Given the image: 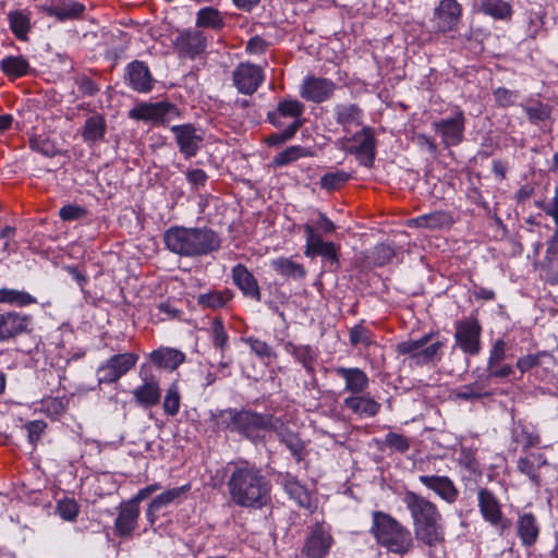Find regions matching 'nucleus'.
Listing matches in <instances>:
<instances>
[{
	"label": "nucleus",
	"instance_id": "nucleus-1",
	"mask_svg": "<svg viewBox=\"0 0 558 558\" xmlns=\"http://www.w3.org/2000/svg\"><path fill=\"white\" fill-rule=\"evenodd\" d=\"M228 490L231 501L243 508H262L270 499V483L262 469L247 461L229 464Z\"/></svg>",
	"mask_w": 558,
	"mask_h": 558
},
{
	"label": "nucleus",
	"instance_id": "nucleus-2",
	"mask_svg": "<svg viewBox=\"0 0 558 558\" xmlns=\"http://www.w3.org/2000/svg\"><path fill=\"white\" fill-rule=\"evenodd\" d=\"M163 243L171 253L190 258L206 256L221 246L218 233L206 227H171L163 233Z\"/></svg>",
	"mask_w": 558,
	"mask_h": 558
},
{
	"label": "nucleus",
	"instance_id": "nucleus-3",
	"mask_svg": "<svg viewBox=\"0 0 558 558\" xmlns=\"http://www.w3.org/2000/svg\"><path fill=\"white\" fill-rule=\"evenodd\" d=\"M371 533L380 546L396 554H403L412 546L410 532L381 511L373 512Z\"/></svg>",
	"mask_w": 558,
	"mask_h": 558
},
{
	"label": "nucleus",
	"instance_id": "nucleus-4",
	"mask_svg": "<svg viewBox=\"0 0 558 558\" xmlns=\"http://www.w3.org/2000/svg\"><path fill=\"white\" fill-rule=\"evenodd\" d=\"M281 425V420L274 414L243 409L240 410L238 434L258 442L264 439L265 433L278 432Z\"/></svg>",
	"mask_w": 558,
	"mask_h": 558
},
{
	"label": "nucleus",
	"instance_id": "nucleus-5",
	"mask_svg": "<svg viewBox=\"0 0 558 558\" xmlns=\"http://www.w3.org/2000/svg\"><path fill=\"white\" fill-rule=\"evenodd\" d=\"M339 143L340 148L355 155L361 165L365 167L373 165L376 155V138L371 126H363L361 131L352 136H344Z\"/></svg>",
	"mask_w": 558,
	"mask_h": 558
},
{
	"label": "nucleus",
	"instance_id": "nucleus-6",
	"mask_svg": "<svg viewBox=\"0 0 558 558\" xmlns=\"http://www.w3.org/2000/svg\"><path fill=\"white\" fill-rule=\"evenodd\" d=\"M34 330V318L14 310H0V341L9 342Z\"/></svg>",
	"mask_w": 558,
	"mask_h": 558
},
{
	"label": "nucleus",
	"instance_id": "nucleus-7",
	"mask_svg": "<svg viewBox=\"0 0 558 558\" xmlns=\"http://www.w3.org/2000/svg\"><path fill=\"white\" fill-rule=\"evenodd\" d=\"M231 78L240 94L252 96L265 81V69L251 62H240L232 71Z\"/></svg>",
	"mask_w": 558,
	"mask_h": 558
},
{
	"label": "nucleus",
	"instance_id": "nucleus-8",
	"mask_svg": "<svg viewBox=\"0 0 558 558\" xmlns=\"http://www.w3.org/2000/svg\"><path fill=\"white\" fill-rule=\"evenodd\" d=\"M138 361L136 353L126 352L112 355L97 369L99 384H113L135 367Z\"/></svg>",
	"mask_w": 558,
	"mask_h": 558
},
{
	"label": "nucleus",
	"instance_id": "nucleus-9",
	"mask_svg": "<svg viewBox=\"0 0 558 558\" xmlns=\"http://www.w3.org/2000/svg\"><path fill=\"white\" fill-rule=\"evenodd\" d=\"M178 116V109L168 101L142 102L129 111V117L137 121L166 125L171 117Z\"/></svg>",
	"mask_w": 558,
	"mask_h": 558
},
{
	"label": "nucleus",
	"instance_id": "nucleus-10",
	"mask_svg": "<svg viewBox=\"0 0 558 558\" xmlns=\"http://www.w3.org/2000/svg\"><path fill=\"white\" fill-rule=\"evenodd\" d=\"M477 506L483 519L496 527L500 534L510 526V521L505 518L501 504L497 496L486 487L477 490Z\"/></svg>",
	"mask_w": 558,
	"mask_h": 558
},
{
	"label": "nucleus",
	"instance_id": "nucleus-11",
	"mask_svg": "<svg viewBox=\"0 0 558 558\" xmlns=\"http://www.w3.org/2000/svg\"><path fill=\"white\" fill-rule=\"evenodd\" d=\"M421 541L429 546L442 541L441 515L435 505L421 498Z\"/></svg>",
	"mask_w": 558,
	"mask_h": 558
},
{
	"label": "nucleus",
	"instance_id": "nucleus-12",
	"mask_svg": "<svg viewBox=\"0 0 558 558\" xmlns=\"http://www.w3.org/2000/svg\"><path fill=\"white\" fill-rule=\"evenodd\" d=\"M482 327L474 318L456 323V341L460 349L469 355H477L481 351Z\"/></svg>",
	"mask_w": 558,
	"mask_h": 558
},
{
	"label": "nucleus",
	"instance_id": "nucleus-13",
	"mask_svg": "<svg viewBox=\"0 0 558 558\" xmlns=\"http://www.w3.org/2000/svg\"><path fill=\"white\" fill-rule=\"evenodd\" d=\"M332 544L333 538L330 529L326 527L323 523H316L313 525L301 553L306 558H325Z\"/></svg>",
	"mask_w": 558,
	"mask_h": 558
},
{
	"label": "nucleus",
	"instance_id": "nucleus-14",
	"mask_svg": "<svg viewBox=\"0 0 558 558\" xmlns=\"http://www.w3.org/2000/svg\"><path fill=\"white\" fill-rule=\"evenodd\" d=\"M171 132L174 134L179 150L186 159L196 156L204 141V134L193 124L186 123L173 125Z\"/></svg>",
	"mask_w": 558,
	"mask_h": 558
},
{
	"label": "nucleus",
	"instance_id": "nucleus-15",
	"mask_svg": "<svg viewBox=\"0 0 558 558\" xmlns=\"http://www.w3.org/2000/svg\"><path fill=\"white\" fill-rule=\"evenodd\" d=\"M464 113L458 110L453 116L434 122L435 132L441 136L442 143L447 146H456L463 140Z\"/></svg>",
	"mask_w": 558,
	"mask_h": 558
},
{
	"label": "nucleus",
	"instance_id": "nucleus-16",
	"mask_svg": "<svg viewBox=\"0 0 558 558\" xmlns=\"http://www.w3.org/2000/svg\"><path fill=\"white\" fill-rule=\"evenodd\" d=\"M174 47L180 56L195 59L197 56L205 52L207 48V37L201 29L187 28L177 36Z\"/></svg>",
	"mask_w": 558,
	"mask_h": 558
},
{
	"label": "nucleus",
	"instance_id": "nucleus-17",
	"mask_svg": "<svg viewBox=\"0 0 558 558\" xmlns=\"http://www.w3.org/2000/svg\"><path fill=\"white\" fill-rule=\"evenodd\" d=\"M336 88L331 80L311 75L304 78L300 95L308 101L320 104L330 99Z\"/></svg>",
	"mask_w": 558,
	"mask_h": 558
},
{
	"label": "nucleus",
	"instance_id": "nucleus-18",
	"mask_svg": "<svg viewBox=\"0 0 558 558\" xmlns=\"http://www.w3.org/2000/svg\"><path fill=\"white\" fill-rule=\"evenodd\" d=\"M330 372L343 379L344 390L350 396L360 395L365 392L369 387V377L367 374L359 367H344L336 366Z\"/></svg>",
	"mask_w": 558,
	"mask_h": 558
},
{
	"label": "nucleus",
	"instance_id": "nucleus-19",
	"mask_svg": "<svg viewBox=\"0 0 558 558\" xmlns=\"http://www.w3.org/2000/svg\"><path fill=\"white\" fill-rule=\"evenodd\" d=\"M332 114L337 124H339L347 134L351 133L353 129L363 125L364 111L357 104H337L332 109Z\"/></svg>",
	"mask_w": 558,
	"mask_h": 558
},
{
	"label": "nucleus",
	"instance_id": "nucleus-20",
	"mask_svg": "<svg viewBox=\"0 0 558 558\" xmlns=\"http://www.w3.org/2000/svg\"><path fill=\"white\" fill-rule=\"evenodd\" d=\"M304 110L305 106L300 100L284 98L279 101L275 111L268 112V121L276 128H282L284 125L282 119L290 118L293 120L292 122L299 121L302 126Z\"/></svg>",
	"mask_w": 558,
	"mask_h": 558
},
{
	"label": "nucleus",
	"instance_id": "nucleus-21",
	"mask_svg": "<svg viewBox=\"0 0 558 558\" xmlns=\"http://www.w3.org/2000/svg\"><path fill=\"white\" fill-rule=\"evenodd\" d=\"M125 78L132 89L138 93H149L154 87V78L147 64L143 61H132L125 70Z\"/></svg>",
	"mask_w": 558,
	"mask_h": 558
},
{
	"label": "nucleus",
	"instance_id": "nucleus-22",
	"mask_svg": "<svg viewBox=\"0 0 558 558\" xmlns=\"http://www.w3.org/2000/svg\"><path fill=\"white\" fill-rule=\"evenodd\" d=\"M233 283L240 289L244 296L260 302L262 292L257 279L243 264H236L231 270Z\"/></svg>",
	"mask_w": 558,
	"mask_h": 558
},
{
	"label": "nucleus",
	"instance_id": "nucleus-23",
	"mask_svg": "<svg viewBox=\"0 0 558 558\" xmlns=\"http://www.w3.org/2000/svg\"><path fill=\"white\" fill-rule=\"evenodd\" d=\"M140 518V507L126 501L121 504L118 517L114 521L116 534L120 537H131L137 529Z\"/></svg>",
	"mask_w": 558,
	"mask_h": 558
},
{
	"label": "nucleus",
	"instance_id": "nucleus-24",
	"mask_svg": "<svg viewBox=\"0 0 558 558\" xmlns=\"http://www.w3.org/2000/svg\"><path fill=\"white\" fill-rule=\"evenodd\" d=\"M462 8L456 0H441L435 10L437 28L445 33L454 29L461 19Z\"/></svg>",
	"mask_w": 558,
	"mask_h": 558
},
{
	"label": "nucleus",
	"instance_id": "nucleus-25",
	"mask_svg": "<svg viewBox=\"0 0 558 558\" xmlns=\"http://www.w3.org/2000/svg\"><path fill=\"white\" fill-rule=\"evenodd\" d=\"M343 408L359 417H374L381 409V404L369 393L348 396L343 400Z\"/></svg>",
	"mask_w": 558,
	"mask_h": 558
},
{
	"label": "nucleus",
	"instance_id": "nucleus-26",
	"mask_svg": "<svg viewBox=\"0 0 558 558\" xmlns=\"http://www.w3.org/2000/svg\"><path fill=\"white\" fill-rule=\"evenodd\" d=\"M44 11L47 15L63 22L82 17L85 5L75 0H51L49 4L44 7Z\"/></svg>",
	"mask_w": 558,
	"mask_h": 558
},
{
	"label": "nucleus",
	"instance_id": "nucleus-27",
	"mask_svg": "<svg viewBox=\"0 0 558 558\" xmlns=\"http://www.w3.org/2000/svg\"><path fill=\"white\" fill-rule=\"evenodd\" d=\"M132 395L136 403L144 409L157 405L161 397L158 379L155 376L144 377L143 384L136 387Z\"/></svg>",
	"mask_w": 558,
	"mask_h": 558
},
{
	"label": "nucleus",
	"instance_id": "nucleus-28",
	"mask_svg": "<svg viewBox=\"0 0 558 558\" xmlns=\"http://www.w3.org/2000/svg\"><path fill=\"white\" fill-rule=\"evenodd\" d=\"M282 484L286 493L295 500V502L308 511H313L316 506L313 502L312 496L307 488L298 481V478L290 473L282 477Z\"/></svg>",
	"mask_w": 558,
	"mask_h": 558
},
{
	"label": "nucleus",
	"instance_id": "nucleus-29",
	"mask_svg": "<svg viewBox=\"0 0 558 558\" xmlns=\"http://www.w3.org/2000/svg\"><path fill=\"white\" fill-rule=\"evenodd\" d=\"M107 122L102 114L94 113L85 120L81 130V136L88 145H95L105 140Z\"/></svg>",
	"mask_w": 558,
	"mask_h": 558
},
{
	"label": "nucleus",
	"instance_id": "nucleus-30",
	"mask_svg": "<svg viewBox=\"0 0 558 558\" xmlns=\"http://www.w3.org/2000/svg\"><path fill=\"white\" fill-rule=\"evenodd\" d=\"M517 531L523 546H533L539 535V524L536 517L531 512L519 514Z\"/></svg>",
	"mask_w": 558,
	"mask_h": 558
},
{
	"label": "nucleus",
	"instance_id": "nucleus-31",
	"mask_svg": "<svg viewBox=\"0 0 558 558\" xmlns=\"http://www.w3.org/2000/svg\"><path fill=\"white\" fill-rule=\"evenodd\" d=\"M0 70L10 81H15L34 72L28 60L21 54L3 58L0 61Z\"/></svg>",
	"mask_w": 558,
	"mask_h": 558
},
{
	"label": "nucleus",
	"instance_id": "nucleus-32",
	"mask_svg": "<svg viewBox=\"0 0 558 558\" xmlns=\"http://www.w3.org/2000/svg\"><path fill=\"white\" fill-rule=\"evenodd\" d=\"M421 483L435 492L447 502L451 504L458 497V489L454 487L452 481L447 476H421Z\"/></svg>",
	"mask_w": 558,
	"mask_h": 558
},
{
	"label": "nucleus",
	"instance_id": "nucleus-33",
	"mask_svg": "<svg viewBox=\"0 0 558 558\" xmlns=\"http://www.w3.org/2000/svg\"><path fill=\"white\" fill-rule=\"evenodd\" d=\"M149 359L158 367L174 371L185 362V354L177 349L161 347L154 350Z\"/></svg>",
	"mask_w": 558,
	"mask_h": 558
},
{
	"label": "nucleus",
	"instance_id": "nucleus-34",
	"mask_svg": "<svg viewBox=\"0 0 558 558\" xmlns=\"http://www.w3.org/2000/svg\"><path fill=\"white\" fill-rule=\"evenodd\" d=\"M474 8L482 14L495 20H509L512 14V8L505 0H474Z\"/></svg>",
	"mask_w": 558,
	"mask_h": 558
},
{
	"label": "nucleus",
	"instance_id": "nucleus-35",
	"mask_svg": "<svg viewBox=\"0 0 558 558\" xmlns=\"http://www.w3.org/2000/svg\"><path fill=\"white\" fill-rule=\"evenodd\" d=\"M284 350L302 364L307 374L315 373L317 352L314 348L308 344L296 345L289 341L284 344Z\"/></svg>",
	"mask_w": 558,
	"mask_h": 558
},
{
	"label": "nucleus",
	"instance_id": "nucleus-36",
	"mask_svg": "<svg viewBox=\"0 0 558 558\" xmlns=\"http://www.w3.org/2000/svg\"><path fill=\"white\" fill-rule=\"evenodd\" d=\"M223 14L216 8L205 7L198 10L196 14V27L209 28L216 32L225 27Z\"/></svg>",
	"mask_w": 558,
	"mask_h": 558
},
{
	"label": "nucleus",
	"instance_id": "nucleus-37",
	"mask_svg": "<svg viewBox=\"0 0 558 558\" xmlns=\"http://www.w3.org/2000/svg\"><path fill=\"white\" fill-rule=\"evenodd\" d=\"M234 296L232 290L226 288L214 290L197 296V304L203 308L219 310L225 307Z\"/></svg>",
	"mask_w": 558,
	"mask_h": 558
},
{
	"label": "nucleus",
	"instance_id": "nucleus-38",
	"mask_svg": "<svg viewBox=\"0 0 558 558\" xmlns=\"http://www.w3.org/2000/svg\"><path fill=\"white\" fill-rule=\"evenodd\" d=\"M521 107L532 124L538 125L550 119L551 107L537 99H527Z\"/></svg>",
	"mask_w": 558,
	"mask_h": 558
},
{
	"label": "nucleus",
	"instance_id": "nucleus-39",
	"mask_svg": "<svg viewBox=\"0 0 558 558\" xmlns=\"http://www.w3.org/2000/svg\"><path fill=\"white\" fill-rule=\"evenodd\" d=\"M271 267L279 275L292 278L295 280H301L306 277V269L302 264L294 262L292 258L288 257H279L271 260Z\"/></svg>",
	"mask_w": 558,
	"mask_h": 558
},
{
	"label": "nucleus",
	"instance_id": "nucleus-40",
	"mask_svg": "<svg viewBox=\"0 0 558 558\" xmlns=\"http://www.w3.org/2000/svg\"><path fill=\"white\" fill-rule=\"evenodd\" d=\"M239 417L240 410L229 408L211 413L210 420L218 430L238 433Z\"/></svg>",
	"mask_w": 558,
	"mask_h": 558
},
{
	"label": "nucleus",
	"instance_id": "nucleus-41",
	"mask_svg": "<svg viewBox=\"0 0 558 558\" xmlns=\"http://www.w3.org/2000/svg\"><path fill=\"white\" fill-rule=\"evenodd\" d=\"M512 441L522 445L524 451L539 444L541 437L536 429L532 426L518 424L512 429Z\"/></svg>",
	"mask_w": 558,
	"mask_h": 558
},
{
	"label": "nucleus",
	"instance_id": "nucleus-42",
	"mask_svg": "<svg viewBox=\"0 0 558 558\" xmlns=\"http://www.w3.org/2000/svg\"><path fill=\"white\" fill-rule=\"evenodd\" d=\"M8 17L10 22V28L15 37L21 40H26L27 34L31 29L29 14L24 11L16 10L9 12Z\"/></svg>",
	"mask_w": 558,
	"mask_h": 558
},
{
	"label": "nucleus",
	"instance_id": "nucleus-43",
	"mask_svg": "<svg viewBox=\"0 0 558 558\" xmlns=\"http://www.w3.org/2000/svg\"><path fill=\"white\" fill-rule=\"evenodd\" d=\"M0 303L24 307L36 304L37 299L26 291L3 288L0 289Z\"/></svg>",
	"mask_w": 558,
	"mask_h": 558
},
{
	"label": "nucleus",
	"instance_id": "nucleus-44",
	"mask_svg": "<svg viewBox=\"0 0 558 558\" xmlns=\"http://www.w3.org/2000/svg\"><path fill=\"white\" fill-rule=\"evenodd\" d=\"M278 435L281 442H283L286 447L291 451V454L294 457L298 463L304 460L307 452L303 440L298 434L291 430H280L278 432Z\"/></svg>",
	"mask_w": 558,
	"mask_h": 558
},
{
	"label": "nucleus",
	"instance_id": "nucleus-45",
	"mask_svg": "<svg viewBox=\"0 0 558 558\" xmlns=\"http://www.w3.org/2000/svg\"><path fill=\"white\" fill-rule=\"evenodd\" d=\"M430 337V333L421 337V361L425 363H435L441 359L444 343L440 340H436L427 345Z\"/></svg>",
	"mask_w": 558,
	"mask_h": 558
},
{
	"label": "nucleus",
	"instance_id": "nucleus-46",
	"mask_svg": "<svg viewBox=\"0 0 558 558\" xmlns=\"http://www.w3.org/2000/svg\"><path fill=\"white\" fill-rule=\"evenodd\" d=\"M243 341L250 347L252 352L257 355L262 360H268L271 362L277 359V353L272 350V348L264 340H260L256 337L250 336L243 338Z\"/></svg>",
	"mask_w": 558,
	"mask_h": 558
},
{
	"label": "nucleus",
	"instance_id": "nucleus-47",
	"mask_svg": "<svg viewBox=\"0 0 558 558\" xmlns=\"http://www.w3.org/2000/svg\"><path fill=\"white\" fill-rule=\"evenodd\" d=\"M211 341L214 347L220 350L221 357L225 359V352L229 348V336L220 318H215L211 323Z\"/></svg>",
	"mask_w": 558,
	"mask_h": 558
},
{
	"label": "nucleus",
	"instance_id": "nucleus-48",
	"mask_svg": "<svg viewBox=\"0 0 558 558\" xmlns=\"http://www.w3.org/2000/svg\"><path fill=\"white\" fill-rule=\"evenodd\" d=\"M305 156H308L306 148L299 145L290 146L275 156L274 163L283 167Z\"/></svg>",
	"mask_w": 558,
	"mask_h": 558
},
{
	"label": "nucleus",
	"instance_id": "nucleus-49",
	"mask_svg": "<svg viewBox=\"0 0 558 558\" xmlns=\"http://www.w3.org/2000/svg\"><path fill=\"white\" fill-rule=\"evenodd\" d=\"M549 359L554 360V356L548 351H539L535 354H527L524 356H521L517 361V368L524 374L525 372L530 371L533 367L539 366L542 364L543 359Z\"/></svg>",
	"mask_w": 558,
	"mask_h": 558
},
{
	"label": "nucleus",
	"instance_id": "nucleus-50",
	"mask_svg": "<svg viewBox=\"0 0 558 558\" xmlns=\"http://www.w3.org/2000/svg\"><path fill=\"white\" fill-rule=\"evenodd\" d=\"M350 180V174L345 171L338 170L335 172H327L320 178L322 189L333 191L340 189Z\"/></svg>",
	"mask_w": 558,
	"mask_h": 558
},
{
	"label": "nucleus",
	"instance_id": "nucleus-51",
	"mask_svg": "<svg viewBox=\"0 0 558 558\" xmlns=\"http://www.w3.org/2000/svg\"><path fill=\"white\" fill-rule=\"evenodd\" d=\"M190 490L189 485H184L181 487H174L170 488L160 495L156 496L151 502L154 508H158L159 510L171 502H173L175 499L180 498L183 494L187 493Z\"/></svg>",
	"mask_w": 558,
	"mask_h": 558
},
{
	"label": "nucleus",
	"instance_id": "nucleus-52",
	"mask_svg": "<svg viewBox=\"0 0 558 558\" xmlns=\"http://www.w3.org/2000/svg\"><path fill=\"white\" fill-rule=\"evenodd\" d=\"M180 391L177 383H173L170 385V387L167 389L165 400H163V410L166 414L170 416H174L179 413L180 410Z\"/></svg>",
	"mask_w": 558,
	"mask_h": 558
},
{
	"label": "nucleus",
	"instance_id": "nucleus-53",
	"mask_svg": "<svg viewBox=\"0 0 558 558\" xmlns=\"http://www.w3.org/2000/svg\"><path fill=\"white\" fill-rule=\"evenodd\" d=\"M339 251L340 246L336 245L333 242H326L320 247L316 248L312 252L311 258L316 256H322L327 262L330 263L331 266H339Z\"/></svg>",
	"mask_w": 558,
	"mask_h": 558
},
{
	"label": "nucleus",
	"instance_id": "nucleus-54",
	"mask_svg": "<svg viewBox=\"0 0 558 558\" xmlns=\"http://www.w3.org/2000/svg\"><path fill=\"white\" fill-rule=\"evenodd\" d=\"M517 468L522 474L527 475L536 487L541 486V476L537 473L536 465L530 454L520 458L518 460Z\"/></svg>",
	"mask_w": 558,
	"mask_h": 558
},
{
	"label": "nucleus",
	"instance_id": "nucleus-55",
	"mask_svg": "<svg viewBox=\"0 0 558 558\" xmlns=\"http://www.w3.org/2000/svg\"><path fill=\"white\" fill-rule=\"evenodd\" d=\"M303 230L306 235V245H305V256H311L312 252L316 248L320 247L326 241L323 240V236L316 232L314 226L311 223H305L303 226Z\"/></svg>",
	"mask_w": 558,
	"mask_h": 558
},
{
	"label": "nucleus",
	"instance_id": "nucleus-56",
	"mask_svg": "<svg viewBox=\"0 0 558 558\" xmlns=\"http://www.w3.org/2000/svg\"><path fill=\"white\" fill-rule=\"evenodd\" d=\"M349 337L350 343L353 347L362 344L365 348H367L374 342L372 338V332L362 325H356L353 328H351Z\"/></svg>",
	"mask_w": 558,
	"mask_h": 558
},
{
	"label": "nucleus",
	"instance_id": "nucleus-57",
	"mask_svg": "<svg viewBox=\"0 0 558 558\" xmlns=\"http://www.w3.org/2000/svg\"><path fill=\"white\" fill-rule=\"evenodd\" d=\"M536 206L553 218L555 227L558 229V184L554 189L553 197L536 202Z\"/></svg>",
	"mask_w": 558,
	"mask_h": 558
},
{
	"label": "nucleus",
	"instance_id": "nucleus-58",
	"mask_svg": "<svg viewBox=\"0 0 558 558\" xmlns=\"http://www.w3.org/2000/svg\"><path fill=\"white\" fill-rule=\"evenodd\" d=\"M60 517L66 521H74L80 512L77 502L72 498H64L57 505Z\"/></svg>",
	"mask_w": 558,
	"mask_h": 558
},
{
	"label": "nucleus",
	"instance_id": "nucleus-59",
	"mask_svg": "<svg viewBox=\"0 0 558 558\" xmlns=\"http://www.w3.org/2000/svg\"><path fill=\"white\" fill-rule=\"evenodd\" d=\"M301 123L292 122L282 132L270 134L267 138L269 145H279L294 137L300 130Z\"/></svg>",
	"mask_w": 558,
	"mask_h": 558
},
{
	"label": "nucleus",
	"instance_id": "nucleus-60",
	"mask_svg": "<svg viewBox=\"0 0 558 558\" xmlns=\"http://www.w3.org/2000/svg\"><path fill=\"white\" fill-rule=\"evenodd\" d=\"M495 101L500 107H510L515 104L519 98V92L510 90L506 87H498L493 92Z\"/></svg>",
	"mask_w": 558,
	"mask_h": 558
},
{
	"label": "nucleus",
	"instance_id": "nucleus-61",
	"mask_svg": "<svg viewBox=\"0 0 558 558\" xmlns=\"http://www.w3.org/2000/svg\"><path fill=\"white\" fill-rule=\"evenodd\" d=\"M87 215V210L76 204H69L63 206L59 211V217L63 221H75L84 218Z\"/></svg>",
	"mask_w": 558,
	"mask_h": 558
},
{
	"label": "nucleus",
	"instance_id": "nucleus-62",
	"mask_svg": "<svg viewBox=\"0 0 558 558\" xmlns=\"http://www.w3.org/2000/svg\"><path fill=\"white\" fill-rule=\"evenodd\" d=\"M507 342L501 338L497 339L489 350L487 365H494V363L504 362L507 355Z\"/></svg>",
	"mask_w": 558,
	"mask_h": 558
},
{
	"label": "nucleus",
	"instance_id": "nucleus-63",
	"mask_svg": "<svg viewBox=\"0 0 558 558\" xmlns=\"http://www.w3.org/2000/svg\"><path fill=\"white\" fill-rule=\"evenodd\" d=\"M25 428L28 434L29 442L35 446L37 444V441L40 439V436L46 430L47 424L44 421L36 420V421L28 422L25 425Z\"/></svg>",
	"mask_w": 558,
	"mask_h": 558
},
{
	"label": "nucleus",
	"instance_id": "nucleus-64",
	"mask_svg": "<svg viewBox=\"0 0 558 558\" xmlns=\"http://www.w3.org/2000/svg\"><path fill=\"white\" fill-rule=\"evenodd\" d=\"M75 84L82 96H95L99 92L98 85L88 76H78Z\"/></svg>",
	"mask_w": 558,
	"mask_h": 558
}]
</instances>
